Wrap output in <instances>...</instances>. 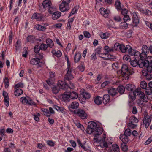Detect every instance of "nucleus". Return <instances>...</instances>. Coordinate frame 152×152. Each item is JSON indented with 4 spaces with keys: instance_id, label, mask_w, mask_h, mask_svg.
Here are the masks:
<instances>
[{
    "instance_id": "30",
    "label": "nucleus",
    "mask_w": 152,
    "mask_h": 152,
    "mask_svg": "<svg viewBox=\"0 0 152 152\" xmlns=\"http://www.w3.org/2000/svg\"><path fill=\"white\" fill-rule=\"evenodd\" d=\"M70 98L72 99H76L78 96L77 94L75 91L69 92Z\"/></svg>"
},
{
    "instance_id": "34",
    "label": "nucleus",
    "mask_w": 152,
    "mask_h": 152,
    "mask_svg": "<svg viewBox=\"0 0 152 152\" xmlns=\"http://www.w3.org/2000/svg\"><path fill=\"white\" fill-rule=\"evenodd\" d=\"M95 103L97 104H100L102 102V98L101 97L98 96L94 100Z\"/></svg>"
},
{
    "instance_id": "54",
    "label": "nucleus",
    "mask_w": 152,
    "mask_h": 152,
    "mask_svg": "<svg viewBox=\"0 0 152 152\" xmlns=\"http://www.w3.org/2000/svg\"><path fill=\"white\" fill-rule=\"evenodd\" d=\"M40 50L39 46L38 45H36L34 48V51L36 53H38Z\"/></svg>"
},
{
    "instance_id": "17",
    "label": "nucleus",
    "mask_w": 152,
    "mask_h": 152,
    "mask_svg": "<svg viewBox=\"0 0 152 152\" xmlns=\"http://www.w3.org/2000/svg\"><path fill=\"white\" fill-rule=\"evenodd\" d=\"M99 142L100 143V146L102 148H107L108 147V145L107 142L105 141L104 139L101 140L98 139V141L97 142Z\"/></svg>"
},
{
    "instance_id": "16",
    "label": "nucleus",
    "mask_w": 152,
    "mask_h": 152,
    "mask_svg": "<svg viewBox=\"0 0 152 152\" xmlns=\"http://www.w3.org/2000/svg\"><path fill=\"white\" fill-rule=\"evenodd\" d=\"M125 88L128 91L133 92V91L136 88V87L134 85L129 84L126 85L125 86Z\"/></svg>"
},
{
    "instance_id": "35",
    "label": "nucleus",
    "mask_w": 152,
    "mask_h": 152,
    "mask_svg": "<svg viewBox=\"0 0 152 152\" xmlns=\"http://www.w3.org/2000/svg\"><path fill=\"white\" fill-rule=\"evenodd\" d=\"M127 143L122 142L121 143V147L122 150L124 151H126L127 150Z\"/></svg>"
},
{
    "instance_id": "58",
    "label": "nucleus",
    "mask_w": 152,
    "mask_h": 152,
    "mask_svg": "<svg viewBox=\"0 0 152 152\" xmlns=\"http://www.w3.org/2000/svg\"><path fill=\"white\" fill-rule=\"evenodd\" d=\"M128 126L129 127L132 129L134 128L137 126L136 125L133 123V121H131L128 124Z\"/></svg>"
},
{
    "instance_id": "24",
    "label": "nucleus",
    "mask_w": 152,
    "mask_h": 152,
    "mask_svg": "<svg viewBox=\"0 0 152 152\" xmlns=\"http://www.w3.org/2000/svg\"><path fill=\"white\" fill-rule=\"evenodd\" d=\"M125 89V87L121 85L118 86L116 89L118 93V92L120 94L122 95L124 94Z\"/></svg>"
},
{
    "instance_id": "39",
    "label": "nucleus",
    "mask_w": 152,
    "mask_h": 152,
    "mask_svg": "<svg viewBox=\"0 0 152 152\" xmlns=\"http://www.w3.org/2000/svg\"><path fill=\"white\" fill-rule=\"evenodd\" d=\"M100 36L102 39H106L109 37L110 34L107 33H102L100 34Z\"/></svg>"
},
{
    "instance_id": "31",
    "label": "nucleus",
    "mask_w": 152,
    "mask_h": 152,
    "mask_svg": "<svg viewBox=\"0 0 152 152\" xmlns=\"http://www.w3.org/2000/svg\"><path fill=\"white\" fill-rule=\"evenodd\" d=\"M79 105V104L78 102H74L69 106V108L72 109H77Z\"/></svg>"
},
{
    "instance_id": "43",
    "label": "nucleus",
    "mask_w": 152,
    "mask_h": 152,
    "mask_svg": "<svg viewBox=\"0 0 152 152\" xmlns=\"http://www.w3.org/2000/svg\"><path fill=\"white\" fill-rule=\"evenodd\" d=\"M42 111L43 112V114L47 117H50V114L49 110L47 109H41Z\"/></svg>"
},
{
    "instance_id": "22",
    "label": "nucleus",
    "mask_w": 152,
    "mask_h": 152,
    "mask_svg": "<svg viewBox=\"0 0 152 152\" xmlns=\"http://www.w3.org/2000/svg\"><path fill=\"white\" fill-rule=\"evenodd\" d=\"M42 6L44 8H48L51 5V2L49 0H45L42 3Z\"/></svg>"
},
{
    "instance_id": "12",
    "label": "nucleus",
    "mask_w": 152,
    "mask_h": 152,
    "mask_svg": "<svg viewBox=\"0 0 152 152\" xmlns=\"http://www.w3.org/2000/svg\"><path fill=\"white\" fill-rule=\"evenodd\" d=\"M43 17V15L35 13L33 15L31 18L32 19H36L37 21H40Z\"/></svg>"
},
{
    "instance_id": "28",
    "label": "nucleus",
    "mask_w": 152,
    "mask_h": 152,
    "mask_svg": "<svg viewBox=\"0 0 152 152\" xmlns=\"http://www.w3.org/2000/svg\"><path fill=\"white\" fill-rule=\"evenodd\" d=\"M100 12L101 14L105 18L107 17L108 16L107 12L104 8H101L100 9Z\"/></svg>"
},
{
    "instance_id": "5",
    "label": "nucleus",
    "mask_w": 152,
    "mask_h": 152,
    "mask_svg": "<svg viewBox=\"0 0 152 152\" xmlns=\"http://www.w3.org/2000/svg\"><path fill=\"white\" fill-rule=\"evenodd\" d=\"M74 114L80 117L82 119H85L87 118V115L84 110L81 109H79L74 111Z\"/></svg>"
},
{
    "instance_id": "62",
    "label": "nucleus",
    "mask_w": 152,
    "mask_h": 152,
    "mask_svg": "<svg viewBox=\"0 0 152 152\" xmlns=\"http://www.w3.org/2000/svg\"><path fill=\"white\" fill-rule=\"evenodd\" d=\"M9 98L4 99V104H5L6 106L7 107H8L9 104Z\"/></svg>"
},
{
    "instance_id": "59",
    "label": "nucleus",
    "mask_w": 152,
    "mask_h": 152,
    "mask_svg": "<svg viewBox=\"0 0 152 152\" xmlns=\"http://www.w3.org/2000/svg\"><path fill=\"white\" fill-rule=\"evenodd\" d=\"M95 52H96V54H99V55H101V54L102 53H101V48L100 47H98V48H97L96 50H95Z\"/></svg>"
},
{
    "instance_id": "36",
    "label": "nucleus",
    "mask_w": 152,
    "mask_h": 152,
    "mask_svg": "<svg viewBox=\"0 0 152 152\" xmlns=\"http://www.w3.org/2000/svg\"><path fill=\"white\" fill-rule=\"evenodd\" d=\"M149 48H148L146 45H143L142 47V53L148 54L149 53Z\"/></svg>"
},
{
    "instance_id": "33",
    "label": "nucleus",
    "mask_w": 152,
    "mask_h": 152,
    "mask_svg": "<svg viewBox=\"0 0 152 152\" xmlns=\"http://www.w3.org/2000/svg\"><path fill=\"white\" fill-rule=\"evenodd\" d=\"M23 90L20 88H18L16 89L15 91L14 92V95L17 96H18L21 95L23 94Z\"/></svg>"
},
{
    "instance_id": "55",
    "label": "nucleus",
    "mask_w": 152,
    "mask_h": 152,
    "mask_svg": "<svg viewBox=\"0 0 152 152\" xmlns=\"http://www.w3.org/2000/svg\"><path fill=\"white\" fill-rule=\"evenodd\" d=\"M124 16V17L123 18V20L124 22H128L130 21L131 18L129 17V16L126 15Z\"/></svg>"
},
{
    "instance_id": "57",
    "label": "nucleus",
    "mask_w": 152,
    "mask_h": 152,
    "mask_svg": "<svg viewBox=\"0 0 152 152\" xmlns=\"http://www.w3.org/2000/svg\"><path fill=\"white\" fill-rule=\"evenodd\" d=\"M141 89L140 88H137L136 89H135L133 92V94L134 96H136L137 94H139L141 91Z\"/></svg>"
},
{
    "instance_id": "50",
    "label": "nucleus",
    "mask_w": 152,
    "mask_h": 152,
    "mask_svg": "<svg viewBox=\"0 0 152 152\" xmlns=\"http://www.w3.org/2000/svg\"><path fill=\"white\" fill-rule=\"evenodd\" d=\"M55 80V79H53V78L51 79L49 78L48 79L46 80V82L50 86L52 85L54 83Z\"/></svg>"
},
{
    "instance_id": "44",
    "label": "nucleus",
    "mask_w": 152,
    "mask_h": 152,
    "mask_svg": "<svg viewBox=\"0 0 152 152\" xmlns=\"http://www.w3.org/2000/svg\"><path fill=\"white\" fill-rule=\"evenodd\" d=\"M140 86L142 89H145L147 88V84L145 81H142L140 82Z\"/></svg>"
},
{
    "instance_id": "60",
    "label": "nucleus",
    "mask_w": 152,
    "mask_h": 152,
    "mask_svg": "<svg viewBox=\"0 0 152 152\" xmlns=\"http://www.w3.org/2000/svg\"><path fill=\"white\" fill-rule=\"evenodd\" d=\"M131 119L132 120L131 121H133V122L137 123L139 121L138 119L134 116H132L131 117Z\"/></svg>"
},
{
    "instance_id": "9",
    "label": "nucleus",
    "mask_w": 152,
    "mask_h": 152,
    "mask_svg": "<svg viewBox=\"0 0 152 152\" xmlns=\"http://www.w3.org/2000/svg\"><path fill=\"white\" fill-rule=\"evenodd\" d=\"M140 64L139 65V67L143 68L144 66H147V65H150L152 66V60L149 59L142 62H140Z\"/></svg>"
},
{
    "instance_id": "27",
    "label": "nucleus",
    "mask_w": 152,
    "mask_h": 152,
    "mask_svg": "<svg viewBox=\"0 0 152 152\" xmlns=\"http://www.w3.org/2000/svg\"><path fill=\"white\" fill-rule=\"evenodd\" d=\"M46 42L47 43L46 45L50 48H52L54 46L53 42L50 39L48 38L47 39Z\"/></svg>"
},
{
    "instance_id": "3",
    "label": "nucleus",
    "mask_w": 152,
    "mask_h": 152,
    "mask_svg": "<svg viewBox=\"0 0 152 152\" xmlns=\"http://www.w3.org/2000/svg\"><path fill=\"white\" fill-rule=\"evenodd\" d=\"M67 67L66 69L67 73L64 77L65 80H67L68 81H69V83L70 85L72 87H74V85L70 81V80H72L74 78V77L72 74V68L70 66L69 59L68 58H67Z\"/></svg>"
},
{
    "instance_id": "49",
    "label": "nucleus",
    "mask_w": 152,
    "mask_h": 152,
    "mask_svg": "<svg viewBox=\"0 0 152 152\" xmlns=\"http://www.w3.org/2000/svg\"><path fill=\"white\" fill-rule=\"evenodd\" d=\"M145 93L147 95H151L152 93V89L149 87L145 89Z\"/></svg>"
},
{
    "instance_id": "13",
    "label": "nucleus",
    "mask_w": 152,
    "mask_h": 152,
    "mask_svg": "<svg viewBox=\"0 0 152 152\" xmlns=\"http://www.w3.org/2000/svg\"><path fill=\"white\" fill-rule=\"evenodd\" d=\"M108 92L112 97L118 94L116 88H112L109 89L108 91Z\"/></svg>"
},
{
    "instance_id": "61",
    "label": "nucleus",
    "mask_w": 152,
    "mask_h": 152,
    "mask_svg": "<svg viewBox=\"0 0 152 152\" xmlns=\"http://www.w3.org/2000/svg\"><path fill=\"white\" fill-rule=\"evenodd\" d=\"M83 34L84 36L85 37L89 38L91 37L90 34L88 31H84L83 32Z\"/></svg>"
},
{
    "instance_id": "52",
    "label": "nucleus",
    "mask_w": 152,
    "mask_h": 152,
    "mask_svg": "<svg viewBox=\"0 0 152 152\" xmlns=\"http://www.w3.org/2000/svg\"><path fill=\"white\" fill-rule=\"evenodd\" d=\"M78 68L81 71H83L85 68V67L84 65V63L81 62L80 65L78 66Z\"/></svg>"
},
{
    "instance_id": "47",
    "label": "nucleus",
    "mask_w": 152,
    "mask_h": 152,
    "mask_svg": "<svg viewBox=\"0 0 152 152\" xmlns=\"http://www.w3.org/2000/svg\"><path fill=\"white\" fill-rule=\"evenodd\" d=\"M121 3L119 1H116L115 3V7L118 10H121Z\"/></svg>"
},
{
    "instance_id": "7",
    "label": "nucleus",
    "mask_w": 152,
    "mask_h": 152,
    "mask_svg": "<svg viewBox=\"0 0 152 152\" xmlns=\"http://www.w3.org/2000/svg\"><path fill=\"white\" fill-rule=\"evenodd\" d=\"M129 70L128 67L127 65L126 64H123L122 65L121 69V74L122 76L124 77V79L126 80L128 79V75L127 72Z\"/></svg>"
},
{
    "instance_id": "56",
    "label": "nucleus",
    "mask_w": 152,
    "mask_h": 152,
    "mask_svg": "<svg viewBox=\"0 0 152 152\" xmlns=\"http://www.w3.org/2000/svg\"><path fill=\"white\" fill-rule=\"evenodd\" d=\"M23 84L20 82L15 85V89L18 88H23Z\"/></svg>"
},
{
    "instance_id": "18",
    "label": "nucleus",
    "mask_w": 152,
    "mask_h": 152,
    "mask_svg": "<svg viewBox=\"0 0 152 152\" xmlns=\"http://www.w3.org/2000/svg\"><path fill=\"white\" fill-rule=\"evenodd\" d=\"M148 54L143 53H141L140 54V60L139 61V64H140V62H142V61H145L146 60H148V58L147 59L146 58Z\"/></svg>"
},
{
    "instance_id": "8",
    "label": "nucleus",
    "mask_w": 152,
    "mask_h": 152,
    "mask_svg": "<svg viewBox=\"0 0 152 152\" xmlns=\"http://www.w3.org/2000/svg\"><path fill=\"white\" fill-rule=\"evenodd\" d=\"M133 16V24L134 26H136L139 23V19L137 13L133 12L132 13Z\"/></svg>"
},
{
    "instance_id": "42",
    "label": "nucleus",
    "mask_w": 152,
    "mask_h": 152,
    "mask_svg": "<svg viewBox=\"0 0 152 152\" xmlns=\"http://www.w3.org/2000/svg\"><path fill=\"white\" fill-rule=\"evenodd\" d=\"M113 150L114 152H119L120 149L118 146L116 144L113 145Z\"/></svg>"
},
{
    "instance_id": "21",
    "label": "nucleus",
    "mask_w": 152,
    "mask_h": 152,
    "mask_svg": "<svg viewBox=\"0 0 152 152\" xmlns=\"http://www.w3.org/2000/svg\"><path fill=\"white\" fill-rule=\"evenodd\" d=\"M102 99L104 104H106L109 102L110 100V96L107 94H105L104 95Z\"/></svg>"
},
{
    "instance_id": "53",
    "label": "nucleus",
    "mask_w": 152,
    "mask_h": 152,
    "mask_svg": "<svg viewBox=\"0 0 152 152\" xmlns=\"http://www.w3.org/2000/svg\"><path fill=\"white\" fill-rule=\"evenodd\" d=\"M40 50H42L45 51V50L48 48V46L47 45L44 44L42 43L41 44L40 46H39Z\"/></svg>"
},
{
    "instance_id": "4",
    "label": "nucleus",
    "mask_w": 152,
    "mask_h": 152,
    "mask_svg": "<svg viewBox=\"0 0 152 152\" xmlns=\"http://www.w3.org/2000/svg\"><path fill=\"white\" fill-rule=\"evenodd\" d=\"M70 2V0H63L61 4L59 6L60 11L64 12L69 10V4Z\"/></svg>"
},
{
    "instance_id": "23",
    "label": "nucleus",
    "mask_w": 152,
    "mask_h": 152,
    "mask_svg": "<svg viewBox=\"0 0 152 152\" xmlns=\"http://www.w3.org/2000/svg\"><path fill=\"white\" fill-rule=\"evenodd\" d=\"M120 139L122 141V142L127 143L129 140L128 137L124 134L120 135Z\"/></svg>"
},
{
    "instance_id": "45",
    "label": "nucleus",
    "mask_w": 152,
    "mask_h": 152,
    "mask_svg": "<svg viewBox=\"0 0 152 152\" xmlns=\"http://www.w3.org/2000/svg\"><path fill=\"white\" fill-rule=\"evenodd\" d=\"M121 28L122 29H126L128 27V24L125 22H121L120 25Z\"/></svg>"
},
{
    "instance_id": "20",
    "label": "nucleus",
    "mask_w": 152,
    "mask_h": 152,
    "mask_svg": "<svg viewBox=\"0 0 152 152\" xmlns=\"http://www.w3.org/2000/svg\"><path fill=\"white\" fill-rule=\"evenodd\" d=\"M61 16V13L58 11L55 12L52 16V18L54 20L58 19Z\"/></svg>"
},
{
    "instance_id": "63",
    "label": "nucleus",
    "mask_w": 152,
    "mask_h": 152,
    "mask_svg": "<svg viewBox=\"0 0 152 152\" xmlns=\"http://www.w3.org/2000/svg\"><path fill=\"white\" fill-rule=\"evenodd\" d=\"M147 67V70L148 72H152V66L150 65H147V66H145Z\"/></svg>"
},
{
    "instance_id": "29",
    "label": "nucleus",
    "mask_w": 152,
    "mask_h": 152,
    "mask_svg": "<svg viewBox=\"0 0 152 152\" xmlns=\"http://www.w3.org/2000/svg\"><path fill=\"white\" fill-rule=\"evenodd\" d=\"M51 53L53 55L58 58L60 57L62 55L61 51L59 50L56 51L55 50H53L51 51Z\"/></svg>"
},
{
    "instance_id": "1",
    "label": "nucleus",
    "mask_w": 152,
    "mask_h": 152,
    "mask_svg": "<svg viewBox=\"0 0 152 152\" xmlns=\"http://www.w3.org/2000/svg\"><path fill=\"white\" fill-rule=\"evenodd\" d=\"M86 132L87 134H91L94 131H96L97 133L95 134L94 138V142L98 141V137L102 132V129L100 127H97V124L93 121L88 123V126L86 129Z\"/></svg>"
},
{
    "instance_id": "25",
    "label": "nucleus",
    "mask_w": 152,
    "mask_h": 152,
    "mask_svg": "<svg viewBox=\"0 0 152 152\" xmlns=\"http://www.w3.org/2000/svg\"><path fill=\"white\" fill-rule=\"evenodd\" d=\"M40 61V59L37 57L31 59L30 61V63L32 65H37L38 64Z\"/></svg>"
},
{
    "instance_id": "11",
    "label": "nucleus",
    "mask_w": 152,
    "mask_h": 152,
    "mask_svg": "<svg viewBox=\"0 0 152 152\" xmlns=\"http://www.w3.org/2000/svg\"><path fill=\"white\" fill-rule=\"evenodd\" d=\"M151 118L150 117H146L144 118L143 120V124L145 125V127L147 128L149 126L151 121Z\"/></svg>"
},
{
    "instance_id": "64",
    "label": "nucleus",
    "mask_w": 152,
    "mask_h": 152,
    "mask_svg": "<svg viewBox=\"0 0 152 152\" xmlns=\"http://www.w3.org/2000/svg\"><path fill=\"white\" fill-rule=\"evenodd\" d=\"M152 79V74L151 73H148L146 77V79L148 80H150Z\"/></svg>"
},
{
    "instance_id": "38",
    "label": "nucleus",
    "mask_w": 152,
    "mask_h": 152,
    "mask_svg": "<svg viewBox=\"0 0 152 152\" xmlns=\"http://www.w3.org/2000/svg\"><path fill=\"white\" fill-rule=\"evenodd\" d=\"M130 64L132 66L134 67L138 65L139 66V61H138L137 59L131 61H130Z\"/></svg>"
},
{
    "instance_id": "15",
    "label": "nucleus",
    "mask_w": 152,
    "mask_h": 152,
    "mask_svg": "<svg viewBox=\"0 0 152 152\" xmlns=\"http://www.w3.org/2000/svg\"><path fill=\"white\" fill-rule=\"evenodd\" d=\"M62 98L63 100L66 102H69L70 98L69 92H65L63 94Z\"/></svg>"
},
{
    "instance_id": "2",
    "label": "nucleus",
    "mask_w": 152,
    "mask_h": 152,
    "mask_svg": "<svg viewBox=\"0 0 152 152\" xmlns=\"http://www.w3.org/2000/svg\"><path fill=\"white\" fill-rule=\"evenodd\" d=\"M64 81L59 80L58 82V85H54L52 88V91L53 94H58L60 90V88L63 90H66L67 89L69 86L68 84V83H66V81L65 80Z\"/></svg>"
},
{
    "instance_id": "26",
    "label": "nucleus",
    "mask_w": 152,
    "mask_h": 152,
    "mask_svg": "<svg viewBox=\"0 0 152 152\" xmlns=\"http://www.w3.org/2000/svg\"><path fill=\"white\" fill-rule=\"evenodd\" d=\"M81 57V54L78 53H75L74 57V61L75 63L78 62Z\"/></svg>"
},
{
    "instance_id": "10",
    "label": "nucleus",
    "mask_w": 152,
    "mask_h": 152,
    "mask_svg": "<svg viewBox=\"0 0 152 152\" xmlns=\"http://www.w3.org/2000/svg\"><path fill=\"white\" fill-rule=\"evenodd\" d=\"M137 95H138L140 99H142L143 102H147L148 101V96H145L144 93L142 91H140L139 94H137Z\"/></svg>"
},
{
    "instance_id": "51",
    "label": "nucleus",
    "mask_w": 152,
    "mask_h": 152,
    "mask_svg": "<svg viewBox=\"0 0 152 152\" xmlns=\"http://www.w3.org/2000/svg\"><path fill=\"white\" fill-rule=\"evenodd\" d=\"M124 134L127 136H130L132 134L131 130L129 129H127L125 131Z\"/></svg>"
},
{
    "instance_id": "6",
    "label": "nucleus",
    "mask_w": 152,
    "mask_h": 152,
    "mask_svg": "<svg viewBox=\"0 0 152 152\" xmlns=\"http://www.w3.org/2000/svg\"><path fill=\"white\" fill-rule=\"evenodd\" d=\"M120 51L123 53H125L127 52L129 54H132V47L129 45H128L125 46L124 45L122 44L120 46Z\"/></svg>"
},
{
    "instance_id": "40",
    "label": "nucleus",
    "mask_w": 152,
    "mask_h": 152,
    "mask_svg": "<svg viewBox=\"0 0 152 152\" xmlns=\"http://www.w3.org/2000/svg\"><path fill=\"white\" fill-rule=\"evenodd\" d=\"M121 45L120 44L118 43H115L114 46L113 48V51L114 50H117V51H120V46H121Z\"/></svg>"
},
{
    "instance_id": "37",
    "label": "nucleus",
    "mask_w": 152,
    "mask_h": 152,
    "mask_svg": "<svg viewBox=\"0 0 152 152\" xmlns=\"http://www.w3.org/2000/svg\"><path fill=\"white\" fill-rule=\"evenodd\" d=\"M35 39V37L34 36L32 35H30L27 37V40L28 42L33 43L34 42Z\"/></svg>"
},
{
    "instance_id": "19",
    "label": "nucleus",
    "mask_w": 152,
    "mask_h": 152,
    "mask_svg": "<svg viewBox=\"0 0 152 152\" xmlns=\"http://www.w3.org/2000/svg\"><path fill=\"white\" fill-rule=\"evenodd\" d=\"M131 53L132 54H129L132 56L134 55V58L135 59H137H137L139 57H140L141 53L138 51L135 52L134 50L132 49Z\"/></svg>"
},
{
    "instance_id": "48",
    "label": "nucleus",
    "mask_w": 152,
    "mask_h": 152,
    "mask_svg": "<svg viewBox=\"0 0 152 152\" xmlns=\"http://www.w3.org/2000/svg\"><path fill=\"white\" fill-rule=\"evenodd\" d=\"M20 100L21 101L23 104H28V99H27L26 97H23L20 99Z\"/></svg>"
},
{
    "instance_id": "14",
    "label": "nucleus",
    "mask_w": 152,
    "mask_h": 152,
    "mask_svg": "<svg viewBox=\"0 0 152 152\" xmlns=\"http://www.w3.org/2000/svg\"><path fill=\"white\" fill-rule=\"evenodd\" d=\"M81 96V97H82L83 101L84 102H86V99H89L91 97L90 94L86 92H83Z\"/></svg>"
},
{
    "instance_id": "32",
    "label": "nucleus",
    "mask_w": 152,
    "mask_h": 152,
    "mask_svg": "<svg viewBox=\"0 0 152 152\" xmlns=\"http://www.w3.org/2000/svg\"><path fill=\"white\" fill-rule=\"evenodd\" d=\"M104 50L105 51L106 53H101V55H106L109 52L113 51V48L110 49L108 46H105L104 48Z\"/></svg>"
},
{
    "instance_id": "41",
    "label": "nucleus",
    "mask_w": 152,
    "mask_h": 152,
    "mask_svg": "<svg viewBox=\"0 0 152 152\" xmlns=\"http://www.w3.org/2000/svg\"><path fill=\"white\" fill-rule=\"evenodd\" d=\"M4 79L5 87L6 88H7L9 86V80L7 77H6L4 78Z\"/></svg>"
},
{
    "instance_id": "46",
    "label": "nucleus",
    "mask_w": 152,
    "mask_h": 152,
    "mask_svg": "<svg viewBox=\"0 0 152 152\" xmlns=\"http://www.w3.org/2000/svg\"><path fill=\"white\" fill-rule=\"evenodd\" d=\"M37 29L39 31H44L46 29L45 27L40 25H37Z\"/></svg>"
}]
</instances>
